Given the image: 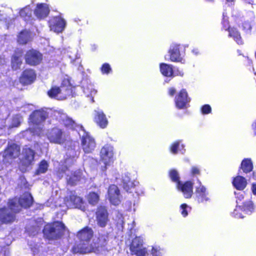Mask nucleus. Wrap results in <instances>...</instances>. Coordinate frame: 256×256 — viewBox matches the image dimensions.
Wrapping results in <instances>:
<instances>
[{"label":"nucleus","instance_id":"obj_12","mask_svg":"<svg viewBox=\"0 0 256 256\" xmlns=\"http://www.w3.org/2000/svg\"><path fill=\"white\" fill-rule=\"evenodd\" d=\"M113 148L110 145L104 146L100 150L102 161L106 166L109 165L114 160Z\"/></svg>","mask_w":256,"mask_h":256},{"label":"nucleus","instance_id":"obj_50","mask_svg":"<svg viewBox=\"0 0 256 256\" xmlns=\"http://www.w3.org/2000/svg\"><path fill=\"white\" fill-rule=\"evenodd\" d=\"M192 174H199V169L196 167H192Z\"/></svg>","mask_w":256,"mask_h":256},{"label":"nucleus","instance_id":"obj_52","mask_svg":"<svg viewBox=\"0 0 256 256\" xmlns=\"http://www.w3.org/2000/svg\"><path fill=\"white\" fill-rule=\"evenodd\" d=\"M252 190L253 194L256 195V184H253L252 185Z\"/></svg>","mask_w":256,"mask_h":256},{"label":"nucleus","instance_id":"obj_47","mask_svg":"<svg viewBox=\"0 0 256 256\" xmlns=\"http://www.w3.org/2000/svg\"><path fill=\"white\" fill-rule=\"evenodd\" d=\"M243 29L246 32H248L252 28V24L250 22H246L243 24Z\"/></svg>","mask_w":256,"mask_h":256},{"label":"nucleus","instance_id":"obj_20","mask_svg":"<svg viewBox=\"0 0 256 256\" xmlns=\"http://www.w3.org/2000/svg\"><path fill=\"white\" fill-rule=\"evenodd\" d=\"M66 204L68 206L72 208H78L83 211L86 210L82 198L76 196H71L70 198V200L67 201Z\"/></svg>","mask_w":256,"mask_h":256},{"label":"nucleus","instance_id":"obj_43","mask_svg":"<svg viewBox=\"0 0 256 256\" xmlns=\"http://www.w3.org/2000/svg\"><path fill=\"white\" fill-rule=\"evenodd\" d=\"M170 176L172 181L177 182V184L180 182L178 172L176 170H171L170 172Z\"/></svg>","mask_w":256,"mask_h":256},{"label":"nucleus","instance_id":"obj_31","mask_svg":"<svg viewBox=\"0 0 256 256\" xmlns=\"http://www.w3.org/2000/svg\"><path fill=\"white\" fill-rule=\"evenodd\" d=\"M160 70L161 73L166 76H173V69L172 65L166 64H160Z\"/></svg>","mask_w":256,"mask_h":256},{"label":"nucleus","instance_id":"obj_21","mask_svg":"<svg viewBox=\"0 0 256 256\" xmlns=\"http://www.w3.org/2000/svg\"><path fill=\"white\" fill-rule=\"evenodd\" d=\"M36 74L34 70L32 69L26 70L23 72L20 78V81L24 84H29L35 80Z\"/></svg>","mask_w":256,"mask_h":256},{"label":"nucleus","instance_id":"obj_37","mask_svg":"<svg viewBox=\"0 0 256 256\" xmlns=\"http://www.w3.org/2000/svg\"><path fill=\"white\" fill-rule=\"evenodd\" d=\"M87 199L90 204L95 205L98 201L99 196L95 192H91L88 196Z\"/></svg>","mask_w":256,"mask_h":256},{"label":"nucleus","instance_id":"obj_55","mask_svg":"<svg viewBox=\"0 0 256 256\" xmlns=\"http://www.w3.org/2000/svg\"><path fill=\"white\" fill-rule=\"evenodd\" d=\"M70 56V58H72V59H74V58L72 56H71V55H70V56Z\"/></svg>","mask_w":256,"mask_h":256},{"label":"nucleus","instance_id":"obj_25","mask_svg":"<svg viewBox=\"0 0 256 256\" xmlns=\"http://www.w3.org/2000/svg\"><path fill=\"white\" fill-rule=\"evenodd\" d=\"M196 194L198 202H202L209 200L206 188L200 182H198V186H196Z\"/></svg>","mask_w":256,"mask_h":256},{"label":"nucleus","instance_id":"obj_49","mask_svg":"<svg viewBox=\"0 0 256 256\" xmlns=\"http://www.w3.org/2000/svg\"><path fill=\"white\" fill-rule=\"evenodd\" d=\"M173 76H183L184 75V72L182 70H179V69H176V70H173Z\"/></svg>","mask_w":256,"mask_h":256},{"label":"nucleus","instance_id":"obj_40","mask_svg":"<svg viewBox=\"0 0 256 256\" xmlns=\"http://www.w3.org/2000/svg\"><path fill=\"white\" fill-rule=\"evenodd\" d=\"M80 172H77L72 176H69L67 178L68 182L70 184H75L76 182L80 180Z\"/></svg>","mask_w":256,"mask_h":256},{"label":"nucleus","instance_id":"obj_30","mask_svg":"<svg viewBox=\"0 0 256 256\" xmlns=\"http://www.w3.org/2000/svg\"><path fill=\"white\" fill-rule=\"evenodd\" d=\"M31 39V34L27 30H24L19 34L18 42L20 44H26L30 41Z\"/></svg>","mask_w":256,"mask_h":256},{"label":"nucleus","instance_id":"obj_9","mask_svg":"<svg viewBox=\"0 0 256 256\" xmlns=\"http://www.w3.org/2000/svg\"><path fill=\"white\" fill-rule=\"evenodd\" d=\"M20 148L16 144H13L8 146L5 150L4 154V162H12L13 158L18 157L20 154Z\"/></svg>","mask_w":256,"mask_h":256},{"label":"nucleus","instance_id":"obj_28","mask_svg":"<svg viewBox=\"0 0 256 256\" xmlns=\"http://www.w3.org/2000/svg\"><path fill=\"white\" fill-rule=\"evenodd\" d=\"M7 208L0 210V220L4 223L11 222L14 220V217L12 213L10 212Z\"/></svg>","mask_w":256,"mask_h":256},{"label":"nucleus","instance_id":"obj_14","mask_svg":"<svg viewBox=\"0 0 256 256\" xmlns=\"http://www.w3.org/2000/svg\"><path fill=\"white\" fill-rule=\"evenodd\" d=\"M190 101V100L188 97V94L184 90H182L178 93L174 100L176 106L178 109L186 108L188 106Z\"/></svg>","mask_w":256,"mask_h":256},{"label":"nucleus","instance_id":"obj_35","mask_svg":"<svg viewBox=\"0 0 256 256\" xmlns=\"http://www.w3.org/2000/svg\"><path fill=\"white\" fill-rule=\"evenodd\" d=\"M180 142H174L170 147V152L174 154L178 153V152L184 153L185 150L184 149L183 144L180 146Z\"/></svg>","mask_w":256,"mask_h":256},{"label":"nucleus","instance_id":"obj_24","mask_svg":"<svg viewBox=\"0 0 256 256\" xmlns=\"http://www.w3.org/2000/svg\"><path fill=\"white\" fill-rule=\"evenodd\" d=\"M54 116L58 119L60 121H62L64 124L70 128H75L76 124L70 118L68 117L65 114L60 112L56 111L54 112Z\"/></svg>","mask_w":256,"mask_h":256},{"label":"nucleus","instance_id":"obj_5","mask_svg":"<svg viewBox=\"0 0 256 256\" xmlns=\"http://www.w3.org/2000/svg\"><path fill=\"white\" fill-rule=\"evenodd\" d=\"M65 230L66 227L62 222H56L52 224H46L44 229V233L48 238L54 239L60 237Z\"/></svg>","mask_w":256,"mask_h":256},{"label":"nucleus","instance_id":"obj_42","mask_svg":"<svg viewBox=\"0 0 256 256\" xmlns=\"http://www.w3.org/2000/svg\"><path fill=\"white\" fill-rule=\"evenodd\" d=\"M84 92L88 96H91L94 95L96 93V90L92 88V86L87 88H84Z\"/></svg>","mask_w":256,"mask_h":256},{"label":"nucleus","instance_id":"obj_27","mask_svg":"<svg viewBox=\"0 0 256 256\" xmlns=\"http://www.w3.org/2000/svg\"><path fill=\"white\" fill-rule=\"evenodd\" d=\"M92 236L93 232L92 230L87 227L80 231L78 234V237L80 242H90Z\"/></svg>","mask_w":256,"mask_h":256},{"label":"nucleus","instance_id":"obj_54","mask_svg":"<svg viewBox=\"0 0 256 256\" xmlns=\"http://www.w3.org/2000/svg\"><path fill=\"white\" fill-rule=\"evenodd\" d=\"M252 128L255 134H256V122L252 124Z\"/></svg>","mask_w":256,"mask_h":256},{"label":"nucleus","instance_id":"obj_10","mask_svg":"<svg viewBox=\"0 0 256 256\" xmlns=\"http://www.w3.org/2000/svg\"><path fill=\"white\" fill-rule=\"evenodd\" d=\"M180 46L176 44L170 45L168 50L169 59L171 62L184 63V55L180 52Z\"/></svg>","mask_w":256,"mask_h":256},{"label":"nucleus","instance_id":"obj_36","mask_svg":"<svg viewBox=\"0 0 256 256\" xmlns=\"http://www.w3.org/2000/svg\"><path fill=\"white\" fill-rule=\"evenodd\" d=\"M48 164L46 161L43 160L39 164L38 168L36 171V174L45 173L48 168Z\"/></svg>","mask_w":256,"mask_h":256},{"label":"nucleus","instance_id":"obj_56","mask_svg":"<svg viewBox=\"0 0 256 256\" xmlns=\"http://www.w3.org/2000/svg\"><path fill=\"white\" fill-rule=\"evenodd\" d=\"M24 11V10H22V11L20 12V14L21 16H22V13H23Z\"/></svg>","mask_w":256,"mask_h":256},{"label":"nucleus","instance_id":"obj_33","mask_svg":"<svg viewBox=\"0 0 256 256\" xmlns=\"http://www.w3.org/2000/svg\"><path fill=\"white\" fill-rule=\"evenodd\" d=\"M22 52H20L18 54H16L13 56L12 59V68L16 70L19 68L22 64Z\"/></svg>","mask_w":256,"mask_h":256},{"label":"nucleus","instance_id":"obj_7","mask_svg":"<svg viewBox=\"0 0 256 256\" xmlns=\"http://www.w3.org/2000/svg\"><path fill=\"white\" fill-rule=\"evenodd\" d=\"M81 131L83 132L82 136V147L86 153L92 152L96 148V144L94 140L88 132H86L82 126H80Z\"/></svg>","mask_w":256,"mask_h":256},{"label":"nucleus","instance_id":"obj_39","mask_svg":"<svg viewBox=\"0 0 256 256\" xmlns=\"http://www.w3.org/2000/svg\"><path fill=\"white\" fill-rule=\"evenodd\" d=\"M123 182L124 188L127 191L130 190L131 188L135 186L134 183L130 180L128 176H126L123 179Z\"/></svg>","mask_w":256,"mask_h":256},{"label":"nucleus","instance_id":"obj_6","mask_svg":"<svg viewBox=\"0 0 256 256\" xmlns=\"http://www.w3.org/2000/svg\"><path fill=\"white\" fill-rule=\"evenodd\" d=\"M46 136L50 142L59 144H63L66 138L64 130L60 126H56L49 129Z\"/></svg>","mask_w":256,"mask_h":256},{"label":"nucleus","instance_id":"obj_29","mask_svg":"<svg viewBox=\"0 0 256 256\" xmlns=\"http://www.w3.org/2000/svg\"><path fill=\"white\" fill-rule=\"evenodd\" d=\"M232 183L234 186L239 190H244L247 184L246 179L241 176H238L235 178Z\"/></svg>","mask_w":256,"mask_h":256},{"label":"nucleus","instance_id":"obj_22","mask_svg":"<svg viewBox=\"0 0 256 256\" xmlns=\"http://www.w3.org/2000/svg\"><path fill=\"white\" fill-rule=\"evenodd\" d=\"M50 12L48 6L46 4H40L36 6L34 10V15L40 19L46 18Z\"/></svg>","mask_w":256,"mask_h":256},{"label":"nucleus","instance_id":"obj_26","mask_svg":"<svg viewBox=\"0 0 256 256\" xmlns=\"http://www.w3.org/2000/svg\"><path fill=\"white\" fill-rule=\"evenodd\" d=\"M96 218L98 224L102 226H105L108 219V214L104 207H100L96 212Z\"/></svg>","mask_w":256,"mask_h":256},{"label":"nucleus","instance_id":"obj_44","mask_svg":"<svg viewBox=\"0 0 256 256\" xmlns=\"http://www.w3.org/2000/svg\"><path fill=\"white\" fill-rule=\"evenodd\" d=\"M61 88L64 90V91H66V90L68 88V90H69L70 93V82L68 80L65 79L62 81V84Z\"/></svg>","mask_w":256,"mask_h":256},{"label":"nucleus","instance_id":"obj_53","mask_svg":"<svg viewBox=\"0 0 256 256\" xmlns=\"http://www.w3.org/2000/svg\"><path fill=\"white\" fill-rule=\"evenodd\" d=\"M192 52L194 54L196 55H197L199 53V52H198V49H194L192 50Z\"/></svg>","mask_w":256,"mask_h":256},{"label":"nucleus","instance_id":"obj_15","mask_svg":"<svg viewBox=\"0 0 256 256\" xmlns=\"http://www.w3.org/2000/svg\"><path fill=\"white\" fill-rule=\"evenodd\" d=\"M26 62L28 64L35 66L39 64L42 60V55L38 52L32 50L27 52L25 56Z\"/></svg>","mask_w":256,"mask_h":256},{"label":"nucleus","instance_id":"obj_3","mask_svg":"<svg viewBox=\"0 0 256 256\" xmlns=\"http://www.w3.org/2000/svg\"><path fill=\"white\" fill-rule=\"evenodd\" d=\"M144 238L140 236H136L132 242L130 250L132 254L136 256H160L161 252L156 248H152L150 253L144 248Z\"/></svg>","mask_w":256,"mask_h":256},{"label":"nucleus","instance_id":"obj_16","mask_svg":"<svg viewBox=\"0 0 256 256\" xmlns=\"http://www.w3.org/2000/svg\"><path fill=\"white\" fill-rule=\"evenodd\" d=\"M70 94V91L68 88L64 92L61 87H52L48 92V96L52 98H54L58 100H62L66 98L67 96Z\"/></svg>","mask_w":256,"mask_h":256},{"label":"nucleus","instance_id":"obj_13","mask_svg":"<svg viewBox=\"0 0 256 256\" xmlns=\"http://www.w3.org/2000/svg\"><path fill=\"white\" fill-rule=\"evenodd\" d=\"M120 194L118 186L111 185L108 190V198L110 202L114 205H118L120 202Z\"/></svg>","mask_w":256,"mask_h":256},{"label":"nucleus","instance_id":"obj_41","mask_svg":"<svg viewBox=\"0 0 256 256\" xmlns=\"http://www.w3.org/2000/svg\"><path fill=\"white\" fill-rule=\"evenodd\" d=\"M190 208L186 204H182L180 206V212L184 217L188 216V212L190 210Z\"/></svg>","mask_w":256,"mask_h":256},{"label":"nucleus","instance_id":"obj_48","mask_svg":"<svg viewBox=\"0 0 256 256\" xmlns=\"http://www.w3.org/2000/svg\"><path fill=\"white\" fill-rule=\"evenodd\" d=\"M222 25L223 27L225 30H227L228 28V18H226V16L224 14V18L222 20Z\"/></svg>","mask_w":256,"mask_h":256},{"label":"nucleus","instance_id":"obj_34","mask_svg":"<svg viewBox=\"0 0 256 256\" xmlns=\"http://www.w3.org/2000/svg\"><path fill=\"white\" fill-rule=\"evenodd\" d=\"M229 36L232 37L234 40L238 44H242V40L239 32L234 28H231L229 30Z\"/></svg>","mask_w":256,"mask_h":256},{"label":"nucleus","instance_id":"obj_46","mask_svg":"<svg viewBox=\"0 0 256 256\" xmlns=\"http://www.w3.org/2000/svg\"><path fill=\"white\" fill-rule=\"evenodd\" d=\"M202 112L203 114H208L210 112H211V108L210 106L208 104L204 105L202 108Z\"/></svg>","mask_w":256,"mask_h":256},{"label":"nucleus","instance_id":"obj_1","mask_svg":"<svg viewBox=\"0 0 256 256\" xmlns=\"http://www.w3.org/2000/svg\"><path fill=\"white\" fill-rule=\"evenodd\" d=\"M48 112L44 110L34 111L30 117V128L24 132V136L28 139L32 140V137L36 134L41 136L42 134V128L40 124L48 116Z\"/></svg>","mask_w":256,"mask_h":256},{"label":"nucleus","instance_id":"obj_17","mask_svg":"<svg viewBox=\"0 0 256 256\" xmlns=\"http://www.w3.org/2000/svg\"><path fill=\"white\" fill-rule=\"evenodd\" d=\"M73 251L75 253L80 254L94 252V246L92 244H90L89 242H80L79 244L73 248Z\"/></svg>","mask_w":256,"mask_h":256},{"label":"nucleus","instance_id":"obj_45","mask_svg":"<svg viewBox=\"0 0 256 256\" xmlns=\"http://www.w3.org/2000/svg\"><path fill=\"white\" fill-rule=\"evenodd\" d=\"M101 69L103 74H108L111 70L110 66L108 64H104Z\"/></svg>","mask_w":256,"mask_h":256},{"label":"nucleus","instance_id":"obj_18","mask_svg":"<svg viewBox=\"0 0 256 256\" xmlns=\"http://www.w3.org/2000/svg\"><path fill=\"white\" fill-rule=\"evenodd\" d=\"M178 189L180 190L185 198H191L193 194L192 184L190 182H186L184 183L178 182L177 184Z\"/></svg>","mask_w":256,"mask_h":256},{"label":"nucleus","instance_id":"obj_2","mask_svg":"<svg viewBox=\"0 0 256 256\" xmlns=\"http://www.w3.org/2000/svg\"><path fill=\"white\" fill-rule=\"evenodd\" d=\"M236 206L232 213L236 218H241L246 214H250L254 210V206L250 198L245 196L244 192H240L236 196Z\"/></svg>","mask_w":256,"mask_h":256},{"label":"nucleus","instance_id":"obj_8","mask_svg":"<svg viewBox=\"0 0 256 256\" xmlns=\"http://www.w3.org/2000/svg\"><path fill=\"white\" fill-rule=\"evenodd\" d=\"M108 239V234H99L96 239L93 242L94 252L99 254L105 252L108 250L106 246Z\"/></svg>","mask_w":256,"mask_h":256},{"label":"nucleus","instance_id":"obj_51","mask_svg":"<svg viewBox=\"0 0 256 256\" xmlns=\"http://www.w3.org/2000/svg\"><path fill=\"white\" fill-rule=\"evenodd\" d=\"M176 92V90L174 88H170L168 90V94L170 96H173Z\"/></svg>","mask_w":256,"mask_h":256},{"label":"nucleus","instance_id":"obj_32","mask_svg":"<svg viewBox=\"0 0 256 256\" xmlns=\"http://www.w3.org/2000/svg\"><path fill=\"white\" fill-rule=\"evenodd\" d=\"M240 168L245 173L251 172L253 168L252 160L250 158H244L243 160L241 163Z\"/></svg>","mask_w":256,"mask_h":256},{"label":"nucleus","instance_id":"obj_4","mask_svg":"<svg viewBox=\"0 0 256 256\" xmlns=\"http://www.w3.org/2000/svg\"><path fill=\"white\" fill-rule=\"evenodd\" d=\"M32 202V198L29 193L24 194L20 199L15 198L8 202L10 208L14 212H18L20 207H29Z\"/></svg>","mask_w":256,"mask_h":256},{"label":"nucleus","instance_id":"obj_57","mask_svg":"<svg viewBox=\"0 0 256 256\" xmlns=\"http://www.w3.org/2000/svg\"><path fill=\"white\" fill-rule=\"evenodd\" d=\"M0 61H1V62H0V64H2V60H0Z\"/></svg>","mask_w":256,"mask_h":256},{"label":"nucleus","instance_id":"obj_38","mask_svg":"<svg viewBox=\"0 0 256 256\" xmlns=\"http://www.w3.org/2000/svg\"><path fill=\"white\" fill-rule=\"evenodd\" d=\"M22 120V116L16 114L14 116L12 121L11 124L10 125V128H14V127H18L20 126V122Z\"/></svg>","mask_w":256,"mask_h":256},{"label":"nucleus","instance_id":"obj_19","mask_svg":"<svg viewBox=\"0 0 256 256\" xmlns=\"http://www.w3.org/2000/svg\"><path fill=\"white\" fill-rule=\"evenodd\" d=\"M22 156V164L24 166H27L30 165L34 161V152L31 148L26 146L23 148Z\"/></svg>","mask_w":256,"mask_h":256},{"label":"nucleus","instance_id":"obj_23","mask_svg":"<svg viewBox=\"0 0 256 256\" xmlns=\"http://www.w3.org/2000/svg\"><path fill=\"white\" fill-rule=\"evenodd\" d=\"M94 122L102 128H105L108 124V120L103 112L98 109L94 110Z\"/></svg>","mask_w":256,"mask_h":256},{"label":"nucleus","instance_id":"obj_11","mask_svg":"<svg viewBox=\"0 0 256 256\" xmlns=\"http://www.w3.org/2000/svg\"><path fill=\"white\" fill-rule=\"evenodd\" d=\"M66 22L60 16H55L49 21L50 28L51 30L56 33L62 32L64 30Z\"/></svg>","mask_w":256,"mask_h":256}]
</instances>
